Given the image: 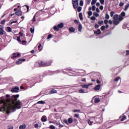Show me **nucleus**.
Masks as SVG:
<instances>
[{
    "label": "nucleus",
    "mask_w": 129,
    "mask_h": 129,
    "mask_svg": "<svg viewBox=\"0 0 129 129\" xmlns=\"http://www.w3.org/2000/svg\"><path fill=\"white\" fill-rule=\"evenodd\" d=\"M17 41L18 42H20V43H21L22 42V41L21 40V37L20 36L17 37Z\"/></svg>",
    "instance_id": "nucleus-50"
},
{
    "label": "nucleus",
    "mask_w": 129,
    "mask_h": 129,
    "mask_svg": "<svg viewBox=\"0 0 129 129\" xmlns=\"http://www.w3.org/2000/svg\"><path fill=\"white\" fill-rule=\"evenodd\" d=\"M96 11L97 13H100V11H99V9L98 8H96Z\"/></svg>",
    "instance_id": "nucleus-61"
},
{
    "label": "nucleus",
    "mask_w": 129,
    "mask_h": 129,
    "mask_svg": "<svg viewBox=\"0 0 129 129\" xmlns=\"http://www.w3.org/2000/svg\"><path fill=\"white\" fill-rule=\"evenodd\" d=\"M15 15L18 17H21L22 15V11L19 10L15 13Z\"/></svg>",
    "instance_id": "nucleus-11"
},
{
    "label": "nucleus",
    "mask_w": 129,
    "mask_h": 129,
    "mask_svg": "<svg viewBox=\"0 0 129 129\" xmlns=\"http://www.w3.org/2000/svg\"><path fill=\"white\" fill-rule=\"evenodd\" d=\"M120 79V77H117V78H116L114 80V81H115L116 82H117V81H118V80H119Z\"/></svg>",
    "instance_id": "nucleus-33"
},
{
    "label": "nucleus",
    "mask_w": 129,
    "mask_h": 129,
    "mask_svg": "<svg viewBox=\"0 0 129 129\" xmlns=\"http://www.w3.org/2000/svg\"><path fill=\"white\" fill-rule=\"evenodd\" d=\"M64 27V23H60L59 24L57 25V26H55L53 27V29L54 31H56V32H58L59 31V29H62Z\"/></svg>",
    "instance_id": "nucleus-4"
},
{
    "label": "nucleus",
    "mask_w": 129,
    "mask_h": 129,
    "mask_svg": "<svg viewBox=\"0 0 129 129\" xmlns=\"http://www.w3.org/2000/svg\"><path fill=\"white\" fill-rule=\"evenodd\" d=\"M6 23V19H4L3 20H2V21H1V24H2V25H4V24H5Z\"/></svg>",
    "instance_id": "nucleus-55"
},
{
    "label": "nucleus",
    "mask_w": 129,
    "mask_h": 129,
    "mask_svg": "<svg viewBox=\"0 0 129 129\" xmlns=\"http://www.w3.org/2000/svg\"><path fill=\"white\" fill-rule=\"evenodd\" d=\"M26 59L25 58H19L18 60L16 61L17 65H20V64H22V62H25Z\"/></svg>",
    "instance_id": "nucleus-6"
},
{
    "label": "nucleus",
    "mask_w": 129,
    "mask_h": 129,
    "mask_svg": "<svg viewBox=\"0 0 129 129\" xmlns=\"http://www.w3.org/2000/svg\"><path fill=\"white\" fill-rule=\"evenodd\" d=\"M69 32H71V33H74V32H75V28L73 27H70L69 29Z\"/></svg>",
    "instance_id": "nucleus-15"
},
{
    "label": "nucleus",
    "mask_w": 129,
    "mask_h": 129,
    "mask_svg": "<svg viewBox=\"0 0 129 129\" xmlns=\"http://www.w3.org/2000/svg\"><path fill=\"white\" fill-rule=\"evenodd\" d=\"M93 16H94L95 17H98L99 16V14H98V13L96 12H94Z\"/></svg>",
    "instance_id": "nucleus-37"
},
{
    "label": "nucleus",
    "mask_w": 129,
    "mask_h": 129,
    "mask_svg": "<svg viewBox=\"0 0 129 129\" xmlns=\"http://www.w3.org/2000/svg\"><path fill=\"white\" fill-rule=\"evenodd\" d=\"M20 56V53H17L14 52L12 54V56H11V59H15V58H17V57H19Z\"/></svg>",
    "instance_id": "nucleus-8"
},
{
    "label": "nucleus",
    "mask_w": 129,
    "mask_h": 129,
    "mask_svg": "<svg viewBox=\"0 0 129 129\" xmlns=\"http://www.w3.org/2000/svg\"><path fill=\"white\" fill-rule=\"evenodd\" d=\"M96 7H99V6H100V4L98 2H97L96 4Z\"/></svg>",
    "instance_id": "nucleus-63"
},
{
    "label": "nucleus",
    "mask_w": 129,
    "mask_h": 129,
    "mask_svg": "<svg viewBox=\"0 0 129 129\" xmlns=\"http://www.w3.org/2000/svg\"><path fill=\"white\" fill-rule=\"evenodd\" d=\"M113 23L115 26H117L121 21L123 20V17L120 15H118V14H115L113 17Z\"/></svg>",
    "instance_id": "nucleus-2"
},
{
    "label": "nucleus",
    "mask_w": 129,
    "mask_h": 129,
    "mask_svg": "<svg viewBox=\"0 0 129 129\" xmlns=\"http://www.w3.org/2000/svg\"><path fill=\"white\" fill-rule=\"evenodd\" d=\"M108 23H109L110 25H112V21H111V20H109Z\"/></svg>",
    "instance_id": "nucleus-60"
},
{
    "label": "nucleus",
    "mask_w": 129,
    "mask_h": 129,
    "mask_svg": "<svg viewBox=\"0 0 129 129\" xmlns=\"http://www.w3.org/2000/svg\"><path fill=\"white\" fill-rule=\"evenodd\" d=\"M81 86L82 87V88L88 89L89 86V85H81Z\"/></svg>",
    "instance_id": "nucleus-18"
},
{
    "label": "nucleus",
    "mask_w": 129,
    "mask_h": 129,
    "mask_svg": "<svg viewBox=\"0 0 129 129\" xmlns=\"http://www.w3.org/2000/svg\"><path fill=\"white\" fill-rule=\"evenodd\" d=\"M38 64L40 67H47L51 66V64H52V60H49L48 61H39Z\"/></svg>",
    "instance_id": "nucleus-3"
},
{
    "label": "nucleus",
    "mask_w": 129,
    "mask_h": 129,
    "mask_svg": "<svg viewBox=\"0 0 129 129\" xmlns=\"http://www.w3.org/2000/svg\"><path fill=\"white\" fill-rule=\"evenodd\" d=\"M74 23L77 24V25H79V22H78V20H74Z\"/></svg>",
    "instance_id": "nucleus-40"
},
{
    "label": "nucleus",
    "mask_w": 129,
    "mask_h": 129,
    "mask_svg": "<svg viewBox=\"0 0 129 129\" xmlns=\"http://www.w3.org/2000/svg\"><path fill=\"white\" fill-rule=\"evenodd\" d=\"M104 24H105V25L108 24V21L107 20V19H105L104 20Z\"/></svg>",
    "instance_id": "nucleus-49"
},
{
    "label": "nucleus",
    "mask_w": 129,
    "mask_h": 129,
    "mask_svg": "<svg viewBox=\"0 0 129 129\" xmlns=\"http://www.w3.org/2000/svg\"><path fill=\"white\" fill-rule=\"evenodd\" d=\"M79 93H85V91L83 89H81L79 90Z\"/></svg>",
    "instance_id": "nucleus-26"
},
{
    "label": "nucleus",
    "mask_w": 129,
    "mask_h": 129,
    "mask_svg": "<svg viewBox=\"0 0 129 129\" xmlns=\"http://www.w3.org/2000/svg\"><path fill=\"white\" fill-rule=\"evenodd\" d=\"M105 19H106V20H108L109 19V15H108V14L106 13L105 14Z\"/></svg>",
    "instance_id": "nucleus-35"
},
{
    "label": "nucleus",
    "mask_w": 129,
    "mask_h": 129,
    "mask_svg": "<svg viewBox=\"0 0 129 129\" xmlns=\"http://www.w3.org/2000/svg\"><path fill=\"white\" fill-rule=\"evenodd\" d=\"M19 97L20 95L19 94L13 95L11 98L12 104H10L9 105H8V103L6 102L5 97H2L0 103H3V105L0 108V111H7V113L9 114L11 111L14 112V111H16V109L22 108L20 106L22 103L20 100L18 101V98Z\"/></svg>",
    "instance_id": "nucleus-1"
},
{
    "label": "nucleus",
    "mask_w": 129,
    "mask_h": 129,
    "mask_svg": "<svg viewBox=\"0 0 129 129\" xmlns=\"http://www.w3.org/2000/svg\"><path fill=\"white\" fill-rule=\"evenodd\" d=\"M88 16H89V17L92 16V11H89L88 13Z\"/></svg>",
    "instance_id": "nucleus-43"
},
{
    "label": "nucleus",
    "mask_w": 129,
    "mask_h": 129,
    "mask_svg": "<svg viewBox=\"0 0 129 129\" xmlns=\"http://www.w3.org/2000/svg\"><path fill=\"white\" fill-rule=\"evenodd\" d=\"M19 90H20V88H19V87L16 86L15 88H13L12 90H11V92H15V93H17L19 92Z\"/></svg>",
    "instance_id": "nucleus-7"
},
{
    "label": "nucleus",
    "mask_w": 129,
    "mask_h": 129,
    "mask_svg": "<svg viewBox=\"0 0 129 129\" xmlns=\"http://www.w3.org/2000/svg\"><path fill=\"white\" fill-rule=\"evenodd\" d=\"M37 103L38 104H44L45 103V102L44 101H39L37 102Z\"/></svg>",
    "instance_id": "nucleus-32"
},
{
    "label": "nucleus",
    "mask_w": 129,
    "mask_h": 129,
    "mask_svg": "<svg viewBox=\"0 0 129 129\" xmlns=\"http://www.w3.org/2000/svg\"><path fill=\"white\" fill-rule=\"evenodd\" d=\"M54 93H57V90L52 89L48 93V94L51 95V94H54Z\"/></svg>",
    "instance_id": "nucleus-13"
},
{
    "label": "nucleus",
    "mask_w": 129,
    "mask_h": 129,
    "mask_svg": "<svg viewBox=\"0 0 129 129\" xmlns=\"http://www.w3.org/2000/svg\"><path fill=\"white\" fill-rule=\"evenodd\" d=\"M5 30H4V26L2 25H0V35H4V32Z\"/></svg>",
    "instance_id": "nucleus-9"
},
{
    "label": "nucleus",
    "mask_w": 129,
    "mask_h": 129,
    "mask_svg": "<svg viewBox=\"0 0 129 129\" xmlns=\"http://www.w3.org/2000/svg\"><path fill=\"white\" fill-rule=\"evenodd\" d=\"M78 31H79V32H82V25H81V23H80L79 24Z\"/></svg>",
    "instance_id": "nucleus-14"
},
{
    "label": "nucleus",
    "mask_w": 129,
    "mask_h": 129,
    "mask_svg": "<svg viewBox=\"0 0 129 129\" xmlns=\"http://www.w3.org/2000/svg\"><path fill=\"white\" fill-rule=\"evenodd\" d=\"M103 23H104L103 21H98V25H102L103 24Z\"/></svg>",
    "instance_id": "nucleus-48"
},
{
    "label": "nucleus",
    "mask_w": 129,
    "mask_h": 129,
    "mask_svg": "<svg viewBox=\"0 0 129 129\" xmlns=\"http://www.w3.org/2000/svg\"><path fill=\"white\" fill-rule=\"evenodd\" d=\"M46 120H47V116H46L45 115L42 116L41 118V121L42 122H45V121H46Z\"/></svg>",
    "instance_id": "nucleus-12"
},
{
    "label": "nucleus",
    "mask_w": 129,
    "mask_h": 129,
    "mask_svg": "<svg viewBox=\"0 0 129 129\" xmlns=\"http://www.w3.org/2000/svg\"><path fill=\"white\" fill-rule=\"evenodd\" d=\"M40 2V0H33L32 4H33L34 5H37V4H39Z\"/></svg>",
    "instance_id": "nucleus-16"
},
{
    "label": "nucleus",
    "mask_w": 129,
    "mask_h": 129,
    "mask_svg": "<svg viewBox=\"0 0 129 129\" xmlns=\"http://www.w3.org/2000/svg\"><path fill=\"white\" fill-rule=\"evenodd\" d=\"M96 2H97V0H92L91 2V5L93 6V5H95L96 3Z\"/></svg>",
    "instance_id": "nucleus-29"
},
{
    "label": "nucleus",
    "mask_w": 129,
    "mask_h": 129,
    "mask_svg": "<svg viewBox=\"0 0 129 129\" xmlns=\"http://www.w3.org/2000/svg\"><path fill=\"white\" fill-rule=\"evenodd\" d=\"M49 128L50 129H55V126L53 125H50L49 127Z\"/></svg>",
    "instance_id": "nucleus-36"
},
{
    "label": "nucleus",
    "mask_w": 129,
    "mask_h": 129,
    "mask_svg": "<svg viewBox=\"0 0 129 129\" xmlns=\"http://www.w3.org/2000/svg\"><path fill=\"white\" fill-rule=\"evenodd\" d=\"M34 127H35V128H38L39 127V124H35L34 125Z\"/></svg>",
    "instance_id": "nucleus-59"
},
{
    "label": "nucleus",
    "mask_w": 129,
    "mask_h": 129,
    "mask_svg": "<svg viewBox=\"0 0 129 129\" xmlns=\"http://www.w3.org/2000/svg\"><path fill=\"white\" fill-rule=\"evenodd\" d=\"M95 29H98V28H99V25L98 24H95Z\"/></svg>",
    "instance_id": "nucleus-57"
},
{
    "label": "nucleus",
    "mask_w": 129,
    "mask_h": 129,
    "mask_svg": "<svg viewBox=\"0 0 129 129\" xmlns=\"http://www.w3.org/2000/svg\"><path fill=\"white\" fill-rule=\"evenodd\" d=\"M26 128V124L21 125L19 126V129H25Z\"/></svg>",
    "instance_id": "nucleus-20"
},
{
    "label": "nucleus",
    "mask_w": 129,
    "mask_h": 129,
    "mask_svg": "<svg viewBox=\"0 0 129 129\" xmlns=\"http://www.w3.org/2000/svg\"><path fill=\"white\" fill-rule=\"evenodd\" d=\"M74 116H75V117L78 118V117H79V115H78L77 113H76V114H75Z\"/></svg>",
    "instance_id": "nucleus-56"
},
{
    "label": "nucleus",
    "mask_w": 129,
    "mask_h": 129,
    "mask_svg": "<svg viewBox=\"0 0 129 129\" xmlns=\"http://www.w3.org/2000/svg\"><path fill=\"white\" fill-rule=\"evenodd\" d=\"M100 86H101V85L100 84H98L94 88V89L95 90H99V89H100Z\"/></svg>",
    "instance_id": "nucleus-17"
},
{
    "label": "nucleus",
    "mask_w": 129,
    "mask_h": 129,
    "mask_svg": "<svg viewBox=\"0 0 129 129\" xmlns=\"http://www.w3.org/2000/svg\"><path fill=\"white\" fill-rule=\"evenodd\" d=\"M79 17L81 21H82L83 20V17H82V13H80L79 14Z\"/></svg>",
    "instance_id": "nucleus-21"
},
{
    "label": "nucleus",
    "mask_w": 129,
    "mask_h": 129,
    "mask_svg": "<svg viewBox=\"0 0 129 129\" xmlns=\"http://www.w3.org/2000/svg\"><path fill=\"white\" fill-rule=\"evenodd\" d=\"M25 7L27 8V13H29V9H30V7L27 5H25Z\"/></svg>",
    "instance_id": "nucleus-42"
},
{
    "label": "nucleus",
    "mask_w": 129,
    "mask_h": 129,
    "mask_svg": "<svg viewBox=\"0 0 129 129\" xmlns=\"http://www.w3.org/2000/svg\"><path fill=\"white\" fill-rule=\"evenodd\" d=\"M73 112H81L80 109L77 110V109H74L73 110Z\"/></svg>",
    "instance_id": "nucleus-30"
},
{
    "label": "nucleus",
    "mask_w": 129,
    "mask_h": 129,
    "mask_svg": "<svg viewBox=\"0 0 129 129\" xmlns=\"http://www.w3.org/2000/svg\"><path fill=\"white\" fill-rule=\"evenodd\" d=\"M41 47H42V44H41V43H40V44H39L38 46V50H39V51H41V50H42V49H40V48Z\"/></svg>",
    "instance_id": "nucleus-47"
},
{
    "label": "nucleus",
    "mask_w": 129,
    "mask_h": 129,
    "mask_svg": "<svg viewBox=\"0 0 129 129\" xmlns=\"http://www.w3.org/2000/svg\"><path fill=\"white\" fill-rule=\"evenodd\" d=\"M101 5H104V0H100Z\"/></svg>",
    "instance_id": "nucleus-52"
},
{
    "label": "nucleus",
    "mask_w": 129,
    "mask_h": 129,
    "mask_svg": "<svg viewBox=\"0 0 129 129\" xmlns=\"http://www.w3.org/2000/svg\"><path fill=\"white\" fill-rule=\"evenodd\" d=\"M94 101L95 103H98V102H100V99L99 98H95L94 99Z\"/></svg>",
    "instance_id": "nucleus-22"
},
{
    "label": "nucleus",
    "mask_w": 129,
    "mask_h": 129,
    "mask_svg": "<svg viewBox=\"0 0 129 129\" xmlns=\"http://www.w3.org/2000/svg\"><path fill=\"white\" fill-rule=\"evenodd\" d=\"M126 55H129V50H126Z\"/></svg>",
    "instance_id": "nucleus-64"
},
{
    "label": "nucleus",
    "mask_w": 129,
    "mask_h": 129,
    "mask_svg": "<svg viewBox=\"0 0 129 129\" xmlns=\"http://www.w3.org/2000/svg\"><path fill=\"white\" fill-rule=\"evenodd\" d=\"M94 33L95 34V35H101L102 32H101V31H100V29H98L97 31H94Z\"/></svg>",
    "instance_id": "nucleus-10"
},
{
    "label": "nucleus",
    "mask_w": 129,
    "mask_h": 129,
    "mask_svg": "<svg viewBox=\"0 0 129 129\" xmlns=\"http://www.w3.org/2000/svg\"><path fill=\"white\" fill-rule=\"evenodd\" d=\"M32 21L33 22H36V15L34 16Z\"/></svg>",
    "instance_id": "nucleus-58"
},
{
    "label": "nucleus",
    "mask_w": 129,
    "mask_h": 129,
    "mask_svg": "<svg viewBox=\"0 0 129 129\" xmlns=\"http://www.w3.org/2000/svg\"><path fill=\"white\" fill-rule=\"evenodd\" d=\"M69 123H72L73 122V118H69L68 120Z\"/></svg>",
    "instance_id": "nucleus-19"
},
{
    "label": "nucleus",
    "mask_w": 129,
    "mask_h": 129,
    "mask_svg": "<svg viewBox=\"0 0 129 129\" xmlns=\"http://www.w3.org/2000/svg\"><path fill=\"white\" fill-rule=\"evenodd\" d=\"M7 32H8L9 33H10V32H12V28H11L10 27H7Z\"/></svg>",
    "instance_id": "nucleus-31"
},
{
    "label": "nucleus",
    "mask_w": 129,
    "mask_h": 129,
    "mask_svg": "<svg viewBox=\"0 0 129 129\" xmlns=\"http://www.w3.org/2000/svg\"><path fill=\"white\" fill-rule=\"evenodd\" d=\"M77 9V11L79 13H80V12H81V11L82 10V7H78Z\"/></svg>",
    "instance_id": "nucleus-27"
},
{
    "label": "nucleus",
    "mask_w": 129,
    "mask_h": 129,
    "mask_svg": "<svg viewBox=\"0 0 129 129\" xmlns=\"http://www.w3.org/2000/svg\"><path fill=\"white\" fill-rule=\"evenodd\" d=\"M96 9V7H95V5H94L92 7V11H95Z\"/></svg>",
    "instance_id": "nucleus-44"
},
{
    "label": "nucleus",
    "mask_w": 129,
    "mask_h": 129,
    "mask_svg": "<svg viewBox=\"0 0 129 129\" xmlns=\"http://www.w3.org/2000/svg\"><path fill=\"white\" fill-rule=\"evenodd\" d=\"M126 119V116L124 115L121 119V121H123V120H125V119Z\"/></svg>",
    "instance_id": "nucleus-34"
},
{
    "label": "nucleus",
    "mask_w": 129,
    "mask_h": 129,
    "mask_svg": "<svg viewBox=\"0 0 129 129\" xmlns=\"http://www.w3.org/2000/svg\"><path fill=\"white\" fill-rule=\"evenodd\" d=\"M51 38H53V35L52 34H49L47 37V40H49L51 39Z\"/></svg>",
    "instance_id": "nucleus-25"
},
{
    "label": "nucleus",
    "mask_w": 129,
    "mask_h": 129,
    "mask_svg": "<svg viewBox=\"0 0 129 129\" xmlns=\"http://www.w3.org/2000/svg\"><path fill=\"white\" fill-rule=\"evenodd\" d=\"M80 6H81V7L83 6V1L81 0L80 1Z\"/></svg>",
    "instance_id": "nucleus-45"
},
{
    "label": "nucleus",
    "mask_w": 129,
    "mask_h": 129,
    "mask_svg": "<svg viewBox=\"0 0 129 129\" xmlns=\"http://www.w3.org/2000/svg\"><path fill=\"white\" fill-rule=\"evenodd\" d=\"M129 4H127L125 6L124 11H127V9H128Z\"/></svg>",
    "instance_id": "nucleus-38"
},
{
    "label": "nucleus",
    "mask_w": 129,
    "mask_h": 129,
    "mask_svg": "<svg viewBox=\"0 0 129 129\" xmlns=\"http://www.w3.org/2000/svg\"><path fill=\"white\" fill-rule=\"evenodd\" d=\"M13 128H14V126L12 125L8 126V129H13Z\"/></svg>",
    "instance_id": "nucleus-51"
},
{
    "label": "nucleus",
    "mask_w": 129,
    "mask_h": 129,
    "mask_svg": "<svg viewBox=\"0 0 129 129\" xmlns=\"http://www.w3.org/2000/svg\"><path fill=\"white\" fill-rule=\"evenodd\" d=\"M63 122H64V123H66V124H69L68 120H67V119H64Z\"/></svg>",
    "instance_id": "nucleus-53"
},
{
    "label": "nucleus",
    "mask_w": 129,
    "mask_h": 129,
    "mask_svg": "<svg viewBox=\"0 0 129 129\" xmlns=\"http://www.w3.org/2000/svg\"><path fill=\"white\" fill-rule=\"evenodd\" d=\"M100 10H101V11H102V10H103V6L102 5L100 6Z\"/></svg>",
    "instance_id": "nucleus-62"
},
{
    "label": "nucleus",
    "mask_w": 129,
    "mask_h": 129,
    "mask_svg": "<svg viewBox=\"0 0 129 129\" xmlns=\"http://www.w3.org/2000/svg\"><path fill=\"white\" fill-rule=\"evenodd\" d=\"M124 5V3L120 2L119 4V7H122Z\"/></svg>",
    "instance_id": "nucleus-54"
},
{
    "label": "nucleus",
    "mask_w": 129,
    "mask_h": 129,
    "mask_svg": "<svg viewBox=\"0 0 129 129\" xmlns=\"http://www.w3.org/2000/svg\"><path fill=\"white\" fill-rule=\"evenodd\" d=\"M88 124H89V125H92V123H93V122L90 121V120H89L88 121Z\"/></svg>",
    "instance_id": "nucleus-46"
},
{
    "label": "nucleus",
    "mask_w": 129,
    "mask_h": 129,
    "mask_svg": "<svg viewBox=\"0 0 129 129\" xmlns=\"http://www.w3.org/2000/svg\"><path fill=\"white\" fill-rule=\"evenodd\" d=\"M79 0H72L73 7L74 9L76 10L79 6Z\"/></svg>",
    "instance_id": "nucleus-5"
},
{
    "label": "nucleus",
    "mask_w": 129,
    "mask_h": 129,
    "mask_svg": "<svg viewBox=\"0 0 129 129\" xmlns=\"http://www.w3.org/2000/svg\"><path fill=\"white\" fill-rule=\"evenodd\" d=\"M30 32L32 34L35 32V27L34 26L30 28Z\"/></svg>",
    "instance_id": "nucleus-23"
},
{
    "label": "nucleus",
    "mask_w": 129,
    "mask_h": 129,
    "mask_svg": "<svg viewBox=\"0 0 129 129\" xmlns=\"http://www.w3.org/2000/svg\"><path fill=\"white\" fill-rule=\"evenodd\" d=\"M113 15H114V11H112L110 13V16L111 18H113V17L114 16H113Z\"/></svg>",
    "instance_id": "nucleus-24"
},
{
    "label": "nucleus",
    "mask_w": 129,
    "mask_h": 129,
    "mask_svg": "<svg viewBox=\"0 0 129 129\" xmlns=\"http://www.w3.org/2000/svg\"><path fill=\"white\" fill-rule=\"evenodd\" d=\"M101 31H104L105 30V26L103 25L101 27Z\"/></svg>",
    "instance_id": "nucleus-39"
},
{
    "label": "nucleus",
    "mask_w": 129,
    "mask_h": 129,
    "mask_svg": "<svg viewBox=\"0 0 129 129\" xmlns=\"http://www.w3.org/2000/svg\"><path fill=\"white\" fill-rule=\"evenodd\" d=\"M120 16H121V17H125V12H122L121 13H120Z\"/></svg>",
    "instance_id": "nucleus-28"
},
{
    "label": "nucleus",
    "mask_w": 129,
    "mask_h": 129,
    "mask_svg": "<svg viewBox=\"0 0 129 129\" xmlns=\"http://www.w3.org/2000/svg\"><path fill=\"white\" fill-rule=\"evenodd\" d=\"M91 21H95L96 20V18H95L94 16H92L91 17Z\"/></svg>",
    "instance_id": "nucleus-41"
}]
</instances>
